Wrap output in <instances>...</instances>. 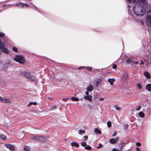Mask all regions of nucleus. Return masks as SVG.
Masks as SVG:
<instances>
[{
    "label": "nucleus",
    "instance_id": "nucleus-50",
    "mask_svg": "<svg viewBox=\"0 0 151 151\" xmlns=\"http://www.w3.org/2000/svg\"><path fill=\"white\" fill-rule=\"evenodd\" d=\"M68 99H66V98H64L63 99V101H67Z\"/></svg>",
    "mask_w": 151,
    "mask_h": 151
},
{
    "label": "nucleus",
    "instance_id": "nucleus-15",
    "mask_svg": "<svg viewBox=\"0 0 151 151\" xmlns=\"http://www.w3.org/2000/svg\"><path fill=\"white\" fill-rule=\"evenodd\" d=\"M115 81V80L114 78H109L108 80V82L110 83V84L111 85H113V83Z\"/></svg>",
    "mask_w": 151,
    "mask_h": 151
},
{
    "label": "nucleus",
    "instance_id": "nucleus-1",
    "mask_svg": "<svg viewBox=\"0 0 151 151\" xmlns=\"http://www.w3.org/2000/svg\"><path fill=\"white\" fill-rule=\"evenodd\" d=\"M147 2L145 4L143 3H138L137 4L139 5L136 6H135L134 7H133V9L134 14L138 16H142L146 12V10L144 8L143 6L142 5L145 6Z\"/></svg>",
    "mask_w": 151,
    "mask_h": 151
},
{
    "label": "nucleus",
    "instance_id": "nucleus-27",
    "mask_svg": "<svg viewBox=\"0 0 151 151\" xmlns=\"http://www.w3.org/2000/svg\"><path fill=\"white\" fill-rule=\"evenodd\" d=\"M139 115L142 118H143L144 116V114L142 111H140L139 113Z\"/></svg>",
    "mask_w": 151,
    "mask_h": 151
},
{
    "label": "nucleus",
    "instance_id": "nucleus-55",
    "mask_svg": "<svg viewBox=\"0 0 151 151\" xmlns=\"http://www.w3.org/2000/svg\"><path fill=\"white\" fill-rule=\"evenodd\" d=\"M150 42L151 43V38L150 39Z\"/></svg>",
    "mask_w": 151,
    "mask_h": 151
},
{
    "label": "nucleus",
    "instance_id": "nucleus-29",
    "mask_svg": "<svg viewBox=\"0 0 151 151\" xmlns=\"http://www.w3.org/2000/svg\"><path fill=\"white\" fill-rule=\"evenodd\" d=\"M107 126L108 127H111V122L110 121H109L108 122H107Z\"/></svg>",
    "mask_w": 151,
    "mask_h": 151
},
{
    "label": "nucleus",
    "instance_id": "nucleus-52",
    "mask_svg": "<svg viewBox=\"0 0 151 151\" xmlns=\"http://www.w3.org/2000/svg\"><path fill=\"white\" fill-rule=\"evenodd\" d=\"M104 99V98H101L99 99L100 101H103Z\"/></svg>",
    "mask_w": 151,
    "mask_h": 151
},
{
    "label": "nucleus",
    "instance_id": "nucleus-18",
    "mask_svg": "<svg viewBox=\"0 0 151 151\" xmlns=\"http://www.w3.org/2000/svg\"><path fill=\"white\" fill-rule=\"evenodd\" d=\"M128 78V75L127 73H124L123 75V79L126 80Z\"/></svg>",
    "mask_w": 151,
    "mask_h": 151
},
{
    "label": "nucleus",
    "instance_id": "nucleus-43",
    "mask_svg": "<svg viewBox=\"0 0 151 151\" xmlns=\"http://www.w3.org/2000/svg\"><path fill=\"white\" fill-rule=\"evenodd\" d=\"M116 67H117V66L116 65L113 64V65L112 68L113 69H115L116 68Z\"/></svg>",
    "mask_w": 151,
    "mask_h": 151
},
{
    "label": "nucleus",
    "instance_id": "nucleus-9",
    "mask_svg": "<svg viewBox=\"0 0 151 151\" xmlns=\"http://www.w3.org/2000/svg\"><path fill=\"white\" fill-rule=\"evenodd\" d=\"M5 146L11 151H14L15 149L14 146L11 144H6Z\"/></svg>",
    "mask_w": 151,
    "mask_h": 151
},
{
    "label": "nucleus",
    "instance_id": "nucleus-44",
    "mask_svg": "<svg viewBox=\"0 0 151 151\" xmlns=\"http://www.w3.org/2000/svg\"><path fill=\"white\" fill-rule=\"evenodd\" d=\"M112 151H119V150L117 149L113 148L112 149Z\"/></svg>",
    "mask_w": 151,
    "mask_h": 151
},
{
    "label": "nucleus",
    "instance_id": "nucleus-40",
    "mask_svg": "<svg viewBox=\"0 0 151 151\" xmlns=\"http://www.w3.org/2000/svg\"><path fill=\"white\" fill-rule=\"evenodd\" d=\"M102 145L101 143L99 144V145L98 146H97V148H100L101 147H102Z\"/></svg>",
    "mask_w": 151,
    "mask_h": 151
},
{
    "label": "nucleus",
    "instance_id": "nucleus-38",
    "mask_svg": "<svg viewBox=\"0 0 151 151\" xmlns=\"http://www.w3.org/2000/svg\"><path fill=\"white\" fill-rule=\"evenodd\" d=\"M12 50L14 52H17L18 50L17 48L14 47L12 48Z\"/></svg>",
    "mask_w": 151,
    "mask_h": 151
},
{
    "label": "nucleus",
    "instance_id": "nucleus-17",
    "mask_svg": "<svg viewBox=\"0 0 151 151\" xmlns=\"http://www.w3.org/2000/svg\"><path fill=\"white\" fill-rule=\"evenodd\" d=\"M29 79L32 81H35V82L37 81V80L35 77L33 76H32L31 75L30 76V78H29Z\"/></svg>",
    "mask_w": 151,
    "mask_h": 151
},
{
    "label": "nucleus",
    "instance_id": "nucleus-25",
    "mask_svg": "<svg viewBox=\"0 0 151 151\" xmlns=\"http://www.w3.org/2000/svg\"><path fill=\"white\" fill-rule=\"evenodd\" d=\"M37 103L35 102H30L28 105V106L29 107L30 106L32 105H35L37 104Z\"/></svg>",
    "mask_w": 151,
    "mask_h": 151
},
{
    "label": "nucleus",
    "instance_id": "nucleus-10",
    "mask_svg": "<svg viewBox=\"0 0 151 151\" xmlns=\"http://www.w3.org/2000/svg\"><path fill=\"white\" fill-rule=\"evenodd\" d=\"M0 101L4 103H9L11 102L9 99H6L0 96Z\"/></svg>",
    "mask_w": 151,
    "mask_h": 151
},
{
    "label": "nucleus",
    "instance_id": "nucleus-54",
    "mask_svg": "<svg viewBox=\"0 0 151 151\" xmlns=\"http://www.w3.org/2000/svg\"><path fill=\"white\" fill-rule=\"evenodd\" d=\"M87 105L88 106V107H91V105L90 104H88Z\"/></svg>",
    "mask_w": 151,
    "mask_h": 151
},
{
    "label": "nucleus",
    "instance_id": "nucleus-2",
    "mask_svg": "<svg viewBox=\"0 0 151 151\" xmlns=\"http://www.w3.org/2000/svg\"><path fill=\"white\" fill-rule=\"evenodd\" d=\"M7 40L8 38L6 37H4L2 41L0 39V50L2 52L7 54L9 53V52L6 48L4 47V44L6 43Z\"/></svg>",
    "mask_w": 151,
    "mask_h": 151
},
{
    "label": "nucleus",
    "instance_id": "nucleus-51",
    "mask_svg": "<svg viewBox=\"0 0 151 151\" xmlns=\"http://www.w3.org/2000/svg\"><path fill=\"white\" fill-rule=\"evenodd\" d=\"M140 22L143 25H145V24L144 22L142 20L140 21Z\"/></svg>",
    "mask_w": 151,
    "mask_h": 151
},
{
    "label": "nucleus",
    "instance_id": "nucleus-56",
    "mask_svg": "<svg viewBox=\"0 0 151 151\" xmlns=\"http://www.w3.org/2000/svg\"><path fill=\"white\" fill-rule=\"evenodd\" d=\"M80 100H81V101H82V99H80Z\"/></svg>",
    "mask_w": 151,
    "mask_h": 151
},
{
    "label": "nucleus",
    "instance_id": "nucleus-46",
    "mask_svg": "<svg viewBox=\"0 0 151 151\" xmlns=\"http://www.w3.org/2000/svg\"><path fill=\"white\" fill-rule=\"evenodd\" d=\"M88 138V137L87 136H85L83 137V139L85 140H86Z\"/></svg>",
    "mask_w": 151,
    "mask_h": 151
},
{
    "label": "nucleus",
    "instance_id": "nucleus-14",
    "mask_svg": "<svg viewBox=\"0 0 151 151\" xmlns=\"http://www.w3.org/2000/svg\"><path fill=\"white\" fill-rule=\"evenodd\" d=\"M86 89L89 92H91L93 90V87L92 85H91L87 87Z\"/></svg>",
    "mask_w": 151,
    "mask_h": 151
},
{
    "label": "nucleus",
    "instance_id": "nucleus-12",
    "mask_svg": "<svg viewBox=\"0 0 151 151\" xmlns=\"http://www.w3.org/2000/svg\"><path fill=\"white\" fill-rule=\"evenodd\" d=\"M119 139V138L116 137L115 139L111 138L109 140V142L111 144H116Z\"/></svg>",
    "mask_w": 151,
    "mask_h": 151
},
{
    "label": "nucleus",
    "instance_id": "nucleus-41",
    "mask_svg": "<svg viewBox=\"0 0 151 151\" xmlns=\"http://www.w3.org/2000/svg\"><path fill=\"white\" fill-rule=\"evenodd\" d=\"M4 36V34L3 32H0V37H2Z\"/></svg>",
    "mask_w": 151,
    "mask_h": 151
},
{
    "label": "nucleus",
    "instance_id": "nucleus-31",
    "mask_svg": "<svg viewBox=\"0 0 151 151\" xmlns=\"http://www.w3.org/2000/svg\"><path fill=\"white\" fill-rule=\"evenodd\" d=\"M137 86L139 89H141L142 88V86L141 84L140 83L137 84Z\"/></svg>",
    "mask_w": 151,
    "mask_h": 151
},
{
    "label": "nucleus",
    "instance_id": "nucleus-26",
    "mask_svg": "<svg viewBox=\"0 0 151 151\" xmlns=\"http://www.w3.org/2000/svg\"><path fill=\"white\" fill-rule=\"evenodd\" d=\"M79 132L78 134L80 135H81L82 133H85V131L84 130H78Z\"/></svg>",
    "mask_w": 151,
    "mask_h": 151
},
{
    "label": "nucleus",
    "instance_id": "nucleus-36",
    "mask_svg": "<svg viewBox=\"0 0 151 151\" xmlns=\"http://www.w3.org/2000/svg\"><path fill=\"white\" fill-rule=\"evenodd\" d=\"M141 108V106L140 105H139L136 108V111H139L140 110Z\"/></svg>",
    "mask_w": 151,
    "mask_h": 151
},
{
    "label": "nucleus",
    "instance_id": "nucleus-23",
    "mask_svg": "<svg viewBox=\"0 0 151 151\" xmlns=\"http://www.w3.org/2000/svg\"><path fill=\"white\" fill-rule=\"evenodd\" d=\"M30 150V147L27 146H26L24 147V150L25 151H29Z\"/></svg>",
    "mask_w": 151,
    "mask_h": 151
},
{
    "label": "nucleus",
    "instance_id": "nucleus-57",
    "mask_svg": "<svg viewBox=\"0 0 151 151\" xmlns=\"http://www.w3.org/2000/svg\"><path fill=\"white\" fill-rule=\"evenodd\" d=\"M128 6L129 7V5H128Z\"/></svg>",
    "mask_w": 151,
    "mask_h": 151
},
{
    "label": "nucleus",
    "instance_id": "nucleus-30",
    "mask_svg": "<svg viewBox=\"0 0 151 151\" xmlns=\"http://www.w3.org/2000/svg\"><path fill=\"white\" fill-rule=\"evenodd\" d=\"M125 145V143H121L119 145L120 146L121 145V148H120L121 150H120V151H122V149L123 147Z\"/></svg>",
    "mask_w": 151,
    "mask_h": 151
},
{
    "label": "nucleus",
    "instance_id": "nucleus-32",
    "mask_svg": "<svg viewBox=\"0 0 151 151\" xmlns=\"http://www.w3.org/2000/svg\"><path fill=\"white\" fill-rule=\"evenodd\" d=\"M81 144L82 146L85 147L87 145L86 143L85 142H82Z\"/></svg>",
    "mask_w": 151,
    "mask_h": 151
},
{
    "label": "nucleus",
    "instance_id": "nucleus-20",
    "mask_svg": "<svg viewBox=\"0 0 151 151\" xmlns=\"http://www.w3.org/2000/svg\"><path fill=\"white\" fill-rule=\"evenodd\" d=\"M94 132L95 133L99 134H101V131L97 128H95L94 129Z\"/></svg>",
    "mask_w": 151,
    "mask_h": 151
},
{
    "label": "nucleus",
    "instance_id": "nucleus-6",
    "mask_svg": "<svg viewBox=\"0 0 151 151\" xmlns=\"http://www.w3.org/2000/svg\"><path fill=\"white\" fill-rule=\"evenodd\" d=\"M127 1L129 3H132L135 2L136 3H139L145 4L146 3L145 0H127Z\"/></svg>",
    "mask_w": 151,
    "mask_h": 151
},
{
    "label": "nucleus",
    "instance_id": "nucleus-33",
    "mask_svg": "<svg viewBox=\"0 0 151 151\" xmlns=\"http://www.w3.org/2000/svg\"><path fill=\"white\" fill-rule=\"evenodd\" d=\"M86 68V69H87V70H89L90 71H91L92 70V68L91 67L88 66L87 67H86V68Z\"/></svg>",
    "mask_w": 151,
    "mask_h": 151
},
{
    "label": "nucleus",
    "instance_id": "nucleus-45",
    "mask_svg": "<svg viewBox=\"0 0 151 151\" xmlns=\"http://www.w3.org/2000/svg\"><path fill=\"white\" fill-rule=\"evenodd\" d=\"M89 91L87 90V91H86L85 92V95H89Z\"/></svg>",
    "mask_w": 151,
    "mask_h": 151
},
{
    "label": "nucleus",
    "instance_id": "nucleus-11",
    "mask_svg": "<svg viewBox=\"0 0 151 151\" xmlns=\"http://www.w3.org/2000/svg\"><path fill=\"white\" fill-rule=\"evenodd\" d=\"M92 96L91 95H85L84 96V98L87 100H88L89 102L92 101Z\"/></svg>",
    "mask_w": 151,
    "mask_h": 151
},
{
    "label": "nucleus",
    "instance_id": "nucleus-5",
    "mask_svg": "<svg viewBox=\"0 0 151 151\" xmlns=\"http://www.w3.org/2000/svg\"><path fill=\"white\" fill-rule=\"evenodd\" d=\"M30 139H35L41 142L45 141L46 138L45 137L42 136L36 135L31 137Z\"/></svg>",
    "mask_w": 151,
    "mask_h": 151
},
{
    "label": "nucleus",
    "instance_id": "nucleus-24",
    "mask_svg": "<svg viewBox=\"0 0 151 151\" xmlns=\"http://www.w3.org/2000/svg\"><path fill=\"white\" fill-rule=\"evenodd\" d=\"M0 139L2 140H5L6 139V136L4 134H1L0 136Z\"/></svg>",
    "mask_w": 151,
    "mask_h": 151
},
{
    "label": "nucleus",
    "instance_id": "nucleus-34",
    "mask_svg": "<svg viewBox=\"0 0 151 151\" xmlns=\"http://www.w3.org/2000/svg\"><path fill=\"white\" fill-rule=\"evenodd\" d=\"M129 127V125L127 124H125L123 126V128L124 129H127Z\"/></svg>",
    "mask_w": 151,
    "mask_h": 151
},
{
    "label": "nucleus",
    "instance_id": "nucleus-58",
    "mask_svg": "<svg viewBox=\"0 0 151 151\" xmlns=\"http://www.w3.org/2000/svg\"><path fill=\"white\" fill-rule=\"evenodd\" d=\"M150 63H151V60H150Z\"/></svg>",
    "mask_w": 151,
    "mask_h": 151
},
{
    "label": "nucleus",
    "instance_id": "nucleus-37",
    "mask_svg": "<svg viewBox=\"0 0 151 151\" xmlns=\"http://www.w3.org/2000/svg\"><path fill=\"white\" fill-rule=\"evenodd\" d=\"M134 63L135 64H139V65H141V64H143L144 63L142 61H140V63H138L137 62H135Z\"/></svg>",
    "mask_w": 151,
    "mask_h": 151
},
{
    "label": "nucleus",
    "instance_id": "nucleus-13",
    "mask_svg": "<svg viewBox=\"0 0 151 151\" xmlns=\"http://www.w3.org/2000/svg\"><path fill=\"white\" fill-rule=\"evenodd\" d=\"M15 6H18L19 7H24V6H27L28 5L25 4H23L21 2L18 3L17 4H14Z\"/></svg>",
    "mask_w": 151,
    "mask_h": 151
},
{
    "label": "nucleus",
    "instance_id": "nucleus-28",
    "mask_svg": "<svg viewBox=\"0 0 151 151\" xmlns=\"http://www.w3.org/2000/svg\"><path fill=\"white\" fill-rule=\"evenodd\" d=\"M85 148L86 150H91L92 149L91 147L90 146H89V145H88L86 146L85 147Z\"/></svg>",
    "mask_w": 151,
    "mask_h": 151
},
{
    "label": "nucleus",
    "instance_id": "nucleus-3",
    "mask_svg": "<svg viewBox=\"0 0 151 151\" xmlns=\"http://www.w3.org/2000/svg\"><path fill=\"white\" fill-rule=\"evenodd\" d=\"M144 20L146 26H151V12L150 11L147 12L145 16Z\"/></svg>",
    "mask_w": 151,
    "mask_h": 151
},
{
    "label": "nucleus",
    "instance_id": "nucleus-48",
    "mask_svg": "<svg viewBox=\"0 0 151 151\" xmlns=\"http://www.w3.org/2000/svg\"><path fill=\"white\" fill-rule=\"evenodd\" d=\"M116 131L114 132L113 134H112V136L113 137H114V136H115L116 135Z\"/></svg>",
    "mask_w": 151,
    "mask_h": 151
},
{
    "label": "nucleus",
    "instance_id": "nucleus-49",
    "mask_svg": "<svg viewBox=\"0 0 151 151\" xmlns=\"http://www.w3.org/2000/svg\"><path fill=\"white\" fill-rule=\"evenodd\" d=\"M86 68V67H85V66H82V67H80L78 68V70H80L81 68Z\"/></svg>",
    "mask_w": 151,
    "mask_h": 151
},
{
    "label": "nucleus",
    "instance_id": "nucleus-35",
    "mask_svg": "<svg viewBox=\"0 0 151 151\" xmlns=\"http://www.w3.org/2000/svg\"><path fill=\"white\" fill-rule=\"evenodd\" d=\"M114 107L115 109L117 111H120L121 110V108L118 107L117 106H115Z\"/></svg>",
    "mask_w": 151,
    "mask_h": 151
},
{
    "label": "nucleus",
    "instance_id": "nucleus-19",
    "mask_svg": "<svg viewBox=\"0 0 151 151\" xmlns=\"http://www.w3.org/2000/svg\"><path fill=\"white\" fill-rule=\"evenodd\" d=\"M146 88L147 90L149 91H151V84H148L146 86Z\"/></svg>",
    "mask_w": 151,
    "mask_h": 151
},
{
    "label": "nucleus",
    "instance_id": "nucleus-4",
    "mask_svg": "<svg viewBox=\"0 0 151 151\" xmlns=\"http://www.w3.org/2000/svg\"><path fill=\"white\" fill-rule=\"evenodd\" d=\"M14 60L22 64H23L25 62V59L24 57L19 55H16Z\"/></svg>",
    "mask_w": 151,
    "mask_h": 151
},
{
    "label": "nucleus",
    "instance_id": "nucleus-47",
    "mask_svg": "<svg viewBox=\"0 0 151 151\" xmlns=\"http://www.w3.org/2000/svg\"><path fill=\"white\" fill-rule=\"evenodd\" d=\"M136 151H140V149L138 147H136Z\"/></svg>",
    "mask_w": 151,
    "mask_h": 151
},
{
    "label": "nucleus",
    "instance_id": "nucleus-22",
    "mask_svg": "<svg viewBox=\"0 0 151 151\" xmlns=\"http://www.w3.org/2000/svg\"><path fill=\"white\" fill-rule=\"evenodd\" d=\"M71 100L74 101H78L79 100V99L76 97H73L71 98Z\"/></svg>",
    "mask_w": 151,
    "mask_h": 151
},
{
    "label": "nucleus",
    "instance_id": "nucleus-42",
    "mask_svg": "<svg viewBox=\"0 0 151 151\" xmlns=\"http://www.w3.org/2000/svg\"><path fill=\"white\" fill-rule=\"evenodd\" d=\"M136 145L137 146H140L141 145V144L139 142H137L136 143Z\"/></svg>",
    "mask_w": 151,
    "mask_h": 151
},
{
    "label": "nucleus",
    "instance_id": "nucleus-8",
    "mask_svg": "<svg viewBox=\"0 0 151 151\" xmlns=\"http://www.w3.org/2000/svg\"><path fill=\"white\" fill-rule=\"evenodd\" d=\"M102 81V79L101 78H96L94 80L93 83L97 87Z\"/></svg>",
    "mask_w": 151,
    "mask_h": 151
},
{
    "label": "nucleus",
    "instance_id": "nucleus-39",
    "mask_svg": "<svg viewBox=\"0 0 151 151\" xmlns=\"http://www.w3.org/2000/svg\"><path fill=\"white\" fill-rule=\"evenodd\" d=\"M57 108L56 106H52L50 107V109L52 110L53 109H56Z\"/></svg>",
    "mask_w": 151,
    "mask_h": 151
},
{
    "label": "nucleus",
    "instance_id": "nucleus-53",
    "mask_svg": "<svg viewBox=\"0 0 151 151\" xmlns=\"http://www.w3.org/2000/svg\"><path fill=\"white\" fill-rule=\"evenodd\" d=\"M130 61L131 60H127V62L128 63H129Z\"/></svg>",
    "mask_w": 151,
    "mask_h": 151
},
{
    "label": "nucleus",
    "instance_id": "nucleus-21",
    "mask_svg": "<svg viewBox=\"0 0 151 151\" xmlns=\"http://www.w3.org/2000/svg\"><path fill=\"white\" fill-rule=\"evenodd\" d=\"M144 75L147 78H150V76L149 72L147 71H145L144 73Z\"/></svg>",
    "mask_w": 151,
    "mask_h": 151
},
{
    "label": "nucleus",
    "instance_id": "nucleus-7",
    "mask_svg": "<svg viewBox=\"0 0 151 151\" xmlns=\"http://www.w3.org/2000/svg\"><path fill=\"white\" fill-rule=\"evenodd\" d=\"M21 74L22 76L28 79L31 75L29 73L25 71L22 72Z\"/></svg>",
    "mask_w": 151,
    "mask_h": 151
},
{
    "label": "nucleus",
    "instance_id": "nucleus-16",
    "mask_svg": "<svg viewBox=\"0 0 151 151\" xmlns=\"http://www.w3.org/2000/svg\"><path fill=\"white\" fill-rule=\"evenodd\" d=\"M71 145L72 146H74L78 147H79V145L78 143L75 142H73L71 143Z\"/></svg>",
    "mask_w": 151,
    "mask_h": 151
}]
</instances>
